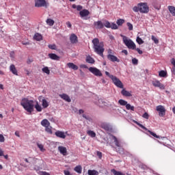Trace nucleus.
<instances>
[{"instance_id":"1","label":"nucleus","mask_w":175,"mask_h":175,"mask_svg":"<svg viewBox=\"0 0 175 175\" xmlns=\"http://www.w3.org/2000/svg\"><path fill=\"white\" fill-rule=\"evenodd\" d=\"M93 49L94 53H96L100 57H103V53H105V44L103 42H99L98 38H94L92 40Z\"/></svg>"},{"instance_id":"2","label":"nucleus","mask_w":175,"mask_h":175,"mask_svg":"<svg viewBox=\"0 0 175 175\" xmlns=\"http://www.w3.org/2000/svg\"><path fill=\"white\" fill-rule=\"evenodd\" d=\"M21 105L23 106V109L31 114L33 111V100H29L28 98H24L21 101Z\"/></svg>"},{"instance_id":"3","label":"nucleus","mask_w":175,"mask_h":175,"mask_svg":"<svg viewBox=\"0 0 175 175\" xmlns=\"http://www.w3.org/2000/svg\"><path fill=\"white\" fill-rule=\"evenodd\" d=\"M120 36L122 38L123 43L130 50H135L136 49V44H135V42L131 39L122 34H121Z\"/></svg>"},{"instance_id":"4","label":"nucleus","mask_w":175,"mask_h":175,"mask_svg":"<svg viewBox=\"0 0 175 175\" xmlns=\"http://www.w3.org/2000/svg\"><path fill=\"white\" fill-rule=\"evenodd\" d=\"M138 8L139 9L140 13H148L150 9L148 5L146 3H138Z\"/></svg>"},{"instance_id":"5","label":"nucleus","mask_w":175,"mask_h":175,"mask_svg":"<svg viewBox=\"0 0 175 175\" xmlns=\"http://www.w3.org/2000/svg\"><path fill=\"white\" fill-rule=\"evenodd\" d=\"M113 84L118 88H124V85L122 84V82H121V80L120 79L117 78V77H114L111 79Z\"/></svg>"},{"instance_id":"6","label":"nucleus","mask_w":175,"mask_h":175,"mask_svg":"<svg viewBox=\"0 0 175 175\" xmlns=\"http://www.w3.org/2000/svg\"><path fill=\"white\" fill-rule=\"evenodd\" d=\"M157 111H159L160 117H163L166 114V109L163 105H159L156 107Z\"/></svg>"},{"instance_id":"7","label":"nucleus","mask_w":175,"mask_h":175,"mask_svg":"<svg viewBox=\"0 0 175 175\" xmlns=\"http://www.w3.org/2000/svg\"><path fill=\"white\" fill-rule=\"evenodd\" d=\"M89 71L91 72L94 76H97L100 77L102 76V72L99 70V69L95 68V67H90Z\"/></svg>"},{"instance_id":"8","label":"nucleus","mask_w":175,"mask_h":175,"mask_svg":"<svg viewBox=\"0 0 175 175\" xmlns=\"http://www.w3.org/2000/svg\"><path fill=\"white\" fill-rule=\"evenodd\" d=\"M36 8H44L46 0H34Z\"/></svg>"},{"instance_id":"9","label":"nucleus","mask_w":175,"mask_h":175,"mask_svg":"<svg viewBox=\"0 0 175 175\" xmlns=\"http://www.w3.org/2000/svg\"><path fill=\"white\" fill-rule=\"evenodd\" d=\"M70 41L72 44H76L79 42V40L77 38V36L75 33H72L70 36Z\"/></svg>"},{"instance_id":"10","label":"nucleus","mask_w":175,"mask_h":175,"mask_svg":"<svg viewBox=\"0 0 175 175\" xmlns=\"http://www.w3.org/2000/svg\"><path fill=\"white\" fill-rule=\"evenodd\" d=\"M152 85H154V87H158L159 88H160V90H165V85L161 83L159 81H153Z\"/></svg>"},{"instance_id":"11","label":"nucleus","mask_w":175,"mask_h":175,"mask_svg":"<svg viewBox=\"0 0 175 175\" xmlns=\"http://www.w3.org/2000/svg\"><path fill=\"white\" fill-rule=\"evenodd\" d=\"M38 99L39 100H42V106L44 109H47V107H49V102H47V100L44 99L42 96H39Z\"/></svg>"},{"instance_id":"12","label":"nucleus","mask_w":175,"mask_h":175,"mask_svg":"<svg viewBox=\"0 0 175 175\" xmlns=\"http://www.w3.org/2000/svg\"><path fill=\"white\" fill-rule=\"evenodd\" d=\"M107 57L111 62H120V59L117 58L116 55H107Z\"/></svg>"},{"instance_id":"13","label":"nucleus","mask_w":175,"mask_h":175,"mask_svg":"<svg viewBox=\"0 0 175 175\" xmlns=\"http://www.w3.org/2000/svg\"><path fill=\"white\" fill-rule=\"evenodd\" d=\"M79 16H81V18H84V17H87V16H90V11L88 10H82L79 12Z\"/></svg>"},{"instance_id":"14","label":"nucleus","mask_w":175,"mask_h":175,"mask_svg":"<svg viewBox=\"0 0 175 175\" xmlns=\"http://www.w3.org/2000/svg\"><path fill=\"white\" fill-rule=\"evenodd\" d=\"M94 25L96 28V29H102L104 27L103 23L100 21H98L94 23Z\"/></svg>"},{"instance_id":"15","label":"nucleus","mask_w":175,"mask_h":175,"mask_svg":"<svg viewBox=\"0 0 175 175\" xmlns=\"http://www.w3.org/2000/svg\"><path fill=\"white\" fill-rule=\"evenodd\" d=\"M10 71L12 72L13 75L15 76H18V72L17 71V69L16 68V66L14 64H11L10 66Z\"/></svg>"},{"instance_id":"16","label":"nucleus","mask_w":175,"mask_h":175,"mask_svg":"<svg viewBox=\"0 0 175 175\" xmlns=\"http://www.w3.org/2000/svg\"><path fill=\"white\" fill-rule=\"evenodd\" d=\"M58 151L59 152H60V154H62V155H67L68 154V150L66 149V148L64 147V146H58Z\"/></svg>"},{"instance_id":"17","label":"nucleus","mask_w":175,"mask_h":175,"mask_svg":"<svg viewBox=\"0 0 175 175\" xmlns=\"http://www.w3.org/2000/svg\"><path fill=\"white\" fill-rule=\"evenodd\" d=\"M55 135L57 136V137H59L60 139H65V137H66V135L64 131H57L55 133Z\"/></svg>"},{"instance_id":"18","label":"nucleus","mask_w":175,"mask_h":175,"mask_svg":"<svg viewBox=\"0 0 175 175\" xmlns=\"http://www.w3.org/2000/svg\"><path fill=\"white\" fill-rule=\"evenodd\" d=\"M48 57L53 59V61H59V56L57 55L55 53H49Z\"/></svg>"},{"instance_id":"19","label":"nucleus","mask_w":175,"mask_h":175,"mask_svg":"<svg viewBox=\"0 0 175 175\" xmlns=\"http://www.w3.org/2000/svg\"><path fill=\"white\" fill-rule=\"evenodd\" d=\"M100 128H102V129H104L105 131H109L111 129L110 125L105 122H103L100 124Z\"/></svg>"},{"instance_id":"20","label":"nucleus","mask_w":175,"mask_h":175,"mask_svg":"<svg viewBox=\"0 0 175 175\" xmlns=\"http://www.w3.org/2000/svg\"><path fill=\"white\" fill-rule=\"evenodd\" d=\"M59 96L62 98V99L66 100V102H72L70 97H69L66 94H59Z\"/></svg>"},{"instance_id":"21","label":"nucleus","mask_w":175,"mask_h":175,"mask_svg":"<svg viewBox=\"0 0 175 175\" xmlns=\"http://www.w3.org/2000/svg\"><path fill=\"white\" fill-rule=\"evenodd\" d=\"M67 66L70 69H72V70H77L79 69V66L73 63H68Z\"/></svg>"},{"instance_id":"22","label":"nucleus","mask_w":175,"mask_h":175,"mask_svg":"<svg viewBox=\"0 0 175 175\" xmlns=\"http://www.w3.org/2000/svg\"><path fill=\"white\" fill-rule=\"evenodd\" d=\"M111 137H112L116 147H121V142L118 140V139H117L116 137L114 135H111Z\"/></svg>"},{"instance_id":"23","label":"nucleus","mask_w":175,"mask_h":175,"mask_svg":"<svg viewBox=\"0 0 175 175\" xmlns=\"http://www.w3.org/2000/svg\"><path fill=\"white\" fill-rule=\"evenodd\" d=\"M41 125L42 126H44V128L50 126V122H49L47 119H44L41 121Z\"/></svg>"},{"instance_id":"24","label":"nucleus","mask_w":175,"mask_h":175,"mask_svg":"<svg viewBox=\"0 0 175 175\" xmlns=\"http://www.w3.org/2000/svg\"><path fill=\"white\" fill-rule=\"evenodd\" d=\"M121 94L123 96H132V94L130 92L125 90V89L122 90Z\"/></svg>"},{"instance_id":"25","label":"nucleus","mask_w":175,"mask_h":175,"mask_svg":"<svg viewBox=\"0 0 175 175\" xmlns=\"http://www.w3.org/2000/svg\"><path fill=\"white\" fill-rule=\"evenodd\" d=\"M86 62H88V64H95V59L91 57V56L88 55L86 57Z\"/></svg>"},{"instance_id":"26","label":"nucleus","mask_w":175,"mask_h":175,"mask_svg":"<svg viewBox=\"0 0 175 175\" xmlns=\"http://www.w3.org/2000/svg\"><path fill=\"white\" fill-rule=\"evenodd\" d=\"M168 10L171 13L172 16H175V7L169 5L168 6Z\"/></svg>"},{"instance_id":"27","label":"nucleus","mask_w":175,"mask_h":175,"mask_svg":"<svg viewBox=\"0 0 175 175\" xmlns=\"http://www.w3.org/2000/svg\"><path fill=\"white\" fill-rule=\"evenodd\" d=\"M88 175H99V172L95 170H88Z\"/></svg>"},{"instance_id":"28","label":"nucleus","mask_w":175,"mask_h":175,"mask_svg":"<svg viewBox=\"0 0 175 175\" xmlns=\"http://www.w3.org/2000/svg\"><path fill=\"white\" fill-rule=\"evenodd\" d=\"M72 8V9H77L78 12H81V10H83V6L80 5H76V4H73Z\"/></svg>"},{"instance_id":"29","label":"nucleus","mask_w":175,"mask_h":175,"mask_svg":"<svg viewBox=\"0 0 175 175\" xmlns=\"http://www.w3.org/2000/svg\"><path fill=\"white\" fill-rule=\"evenodd\" d=\"M74 170L77 173H79V174H81V172L83 170V168L81 167V165H77L75 167Z\"/></svg>"},{"instance_id":"30","label":"nucleus","mask_w":175,"mask_h":175,"mask_svg":"<svg viewBox=\"0 0 175 175\" xmlns=\"http://www.w3.org/2000/svg\"><path fill=\"white\" fill-rule=\"evenodd\" d=\"M33 38H34V39H35L36 40L40 41V40H42V39L43 37L42 36V35H41L40 33H36L34 35Z\"/></svg>"},{"instance_id":"31","label":"nucleus","mask_w":175,"mask_h":175,"mask_svg":"<svg viewBox=\"0 0 175 175\" xmlns=\"http://www.w3.org/2000/svg\"><path fill=\"white\" fill-rule=\"evenodd\" d=\"M46 23L48 25H49L50 27H53V25H54L55 24V21L54 20L51 19V18H48L46 21Z\"/></svg>"},{"instance_id":"32","label":"nucleus","mask_w":175,"mask_h":175,"mask_svg":"<svg viewBox=\"0 0 175 175\" xmlns=\"http://www.w3.org/2000/svg\"><path fill=\"white\" fill-rule=\"evenodd\" d=\"M111 173H113V175H125V174H124V173H122V172H121L120 171H117V170H116L114 169H112L111 170Z\"/></svg>"},{"instance_id":"33","label":"nucleus","mask_w":175,"mask_h":175,"mask_svg":"<svg viewBox=\"0 0 175 175\" xmlns=\"http://www.w3.org/2000/svg\"><path fill=\"white\" fill-rule=\"evenodd\" d=\"M35 109H36V110L37 111H38V112L42 111V110L43 109L42 108V106H40V105H39V103H38V101L36 102V105H35Z\"/></svg>"},{"instance_id":"34","label":"nucleus","mask_w":175,"mask_h":175,"mask_svg":"<svg viewBox=\"0 0 175 175\" xmlns=\"http://www.w3.org/2000/svg\"><path fill=\"white\" fill-rule=\"evenodd\" d=\"M126 110H131V111H135V107L131 105V104H129L128 103L126 105Z\"/></svg>"},{"instance_id":"35","label":"nucleus","mask_w":175,"mask_h":175,"mask_svg":"<svg viewBox=\"0 0 175 175\" xmlns=\"http://www.w3.org/2000/svg\"><path fill=\"white\" fill-rule=\"evenodd\" d=\"M45 132H46V133H49V135H53V130H51V126H48L45 127Z\"/></svg>"},{"instance_id":"36","label":"nucleus","mask_w":175,"mask_h":175,"mask_svg":"<svg viewBox=\"0 0 175 175\" xmlns=\"http://www.w3.org/2000/svg\"><path fill=\"white\" fill-rule=\"evenodd\" d=\"M118 103L120 105V106H126L128 102L125 100L120 99L118 100Z\"/></svg>"},{"instance_id":"37","label":"nucleus","mask_w":175,"mask_h":175,"mask_svg":"<svg viewBox=\"0 0 175 175\" xmlns=\"http://www.w3.org/2000/svg\"><path fill=\"white\" fill-rule=\"evenodd\" d=\"M105 101H103V100L102 98L98 99V103H97L98 106H99L100 107H103V106H105Z\"/></svg>"},{"instance_id":"38","label":"nucleus","mask_w":175,"mask_h":175,"mask_svg":"<svg viewBox=\"0 0 175 175\" xmlns=\"http://www.w3.org/2000/svg\"><path fill=\"white\" fill-rule=\"evenodd\" d=\"M87 133L89 136H90L91 137H95V136H96V134L95 133V132L90 130L87 131Z\"/></svg>"},{"instance_id":"39","label":"nucleus","mask_w":175,"mask_h":175,"mask_svg":"<svg viewBox=\"0 0 175 175\" xmlns=\"http://www.w3.org/2000/svg\"><path fill=\"white\" fill-rule=\"evenodd\" d=\"M42 70L44 73H46V75H50V70L49 69V67H44Z\"/></svg>"},{"instance_id":"40","label":"nucleus","mask_w":175,"mask_h":175,"mask_svg":"<svg viewBox=\"0 0 175 175\" xmlns=\"http://www.w3.org/2000/svg\"><path fill=\"white\" fill-rule=\"evenodd\" d=\"M103 25H104V27H105V28H110L111 23H110V22H109V21H105Z\"/></svg>"},{"instance_id":"41","label":"nucleus","mask_w":175,"mask_h":175,"mask_svg":"<svg viewBox=\"0 0 175 175\" xmlns=\"http://www.w3.org/2000/svg\"><path fill=\"white\" fill-rule=\"evenodd\" d=\"M37 146L38 148L42 151V152L46 151V149H44V146L41 144H37Z\"/></svg>"},{"instance_id":"42","label":"nucleus","mask_w":175,"mask_h":175,"mask_svg":"<svg viewBox=\"0 0 175 175\" xmlns=\"http://www.w3.org/2000/svg\"><path fill=\"white\" fill-rule=\"evenodd\" d=\"M136 42L138 44H143L144 43V41L139 36L137 37Z\"/></svg>"},{"instance_id":"43","label":"nucleus","mask_w":175,"mask_h":175,"mask_svg":"<svg viewBox=\"0 0 175 175\" xmlns=\"http://www.w3.org/2000/svg\"><path fill=\"white\" fill-rule=\"evenodd\" d=\"M167 75V72H165V70H161L159 73V76H160V77H165Z\"/></svg>"},{"instance_id":"44","label":"nucleus","mask_w":175,"mask_h":175,"mask_svg":"<svg viewBox=\"0 0 175 175\" xmlns=\"http://www.w3.org/2000/svg\"><path fill=\"white\" fill-rule=\"evenodd\" d=\"M151 39L153 40L155 44H158V43H159V40H158V38H157L154 36H152Z\"/></svg>"},{"instance_id":"45","label":"nucleus","mask_w":175,"mask_h":175,"mask_svg":"<svg viewBox=\"0 0 175 175\" xmlns=\"http://www.w3.org/2000/svg\"><path fill=\"white\" fill-rule=\"evenodd\" d=\"M48 47L51 50H57V45H55V44H49Z\"/></svg>"},{"instance_id":"46","label":"nucleus","mask_w":175,"mask_h":175,"mask_svg":"<svg viewBox=\"0 0 175 175\" xmlns=\"http://www.w3.org/2000/svg\"><path fill=\"white\" fill-rule=\"evenodd\" d=\"M124 23H125V20L124 19H118L116 21V24H118V25H122Z\"/></svg>"},{"instance_id":"47","label":"nucleus","mask_w":175,"mask_h":175,"mask_svg":"<svg viewBox=\"0 0 175 175\" xmlns=\"http://www.w3.org/2000/svg\"><path fill=\"white\" fill-rule=\"evenodd\" d=\"M110 28H111V29H118V26L117 25V24L112 23H111Z\"/></svg>"},{"instance_id":"48","label":"nucleus","mask_w":175,"mask_h":175,"mask_svg":"<svg viewBox=\"0 0 175 175\" xmlns=\"http://www.w3.org/2000/svg\"><path fill=\"white\" fill-rule=\"evenodd\" d=\"M126 25L129 31H133V25H132V23L128 22Z\"/></svg>"},{"instance_id":"49","label":"nucleus","mask_w":175,"mask_h":175,"mask_svg":"<svg viewBox=\"0 0 175 175\" xmlns=\"http://www.w3.org/2000/svg\"><path fill=\"white\" fill-rule=\"evenodd\" d=\"M148 132L150 133V135H151L154 137H156L157 139H159V135H157V134L155 133H154L151 131H148Z\"/></svg>"},{"instance_id":"50","label":"nucleus","mask_w":175,"mask_h":175,"mask_svg":"<svg viewBox=\"0 0 175 175\" xmlns=\"http://www.w3.org/2000/svg\"><path fill=\"white\" fill-rule=\"evenodd\" d=\"M133 12H135V13H137V12H140V9L139 8V4L137 5V6H134L133 8Z\"/></svg>"},{"instance_id":"51","label":"nucleus","mask_w":175,"mask_h":175,"mask_svg":"<svg viewBox=\"0 0 175 175\" xmlns=\"http://www.w3.org/2000/svg\"><path fill=\"white\" fill-rule=\"evenodd\" d=\"M132 64H133V65H137V64H139V60L136 58H133Z\"/></svg>"},{"instance_id":"52","label":"nucleus","mask_w":175,"mask_h":175,"mask_svg":"<svg viewBox=\"0 0 175 175\" xmlns=\"http://www.w3.org/2000/svg\"><path fill=\"white\" fill-rule=\"evenodd\" d=\"M105 75H106V76H109V77L111 80H112V79H113V77H115L113 75H110V73L107 71H105Z\"/></svg>"},{"instance_id":"53","label":"nucleus","mask_w":175,"mask_h":175,"mask_svg":"<svg viewBox=\"0 0 175 175\" xmlns=\"http://www.w3.org/2000/svg\"><path fill=\"white\" fill-rule=\"evenodd\" d=\"M143 118H145L146 120H148L150 116L148 115V113L147 112H145L143 116H142Z\"/></svg>"},{"instance_id":"54","label":"nucleus","mask_w":175,"mask_h":175,"mask_svg":"<svg viewBox=\"0 0 175 175\" xmlns=\"http://www.w3.org/2000/svg\"><path fill=\"white\" fill-rule=\"evenodd\" d=\"M5 142V137H3V135L0 134V143H4Z\"/></svg>"},{"instance_id":"55","label":"nucleus","mask_w":175,"mask_h":175,"mask_svg":"<svg viewBox=\"0 0 175 175\" xmlns=\"http://www.w3.org/2000/svg\"><path fill=\"white\" fill-rule=\"evenodd\" d=\"M137 125H138L140 128H142V129H144V131H148V129H147L146 128V126H144L143 124H140V123H138Z\"/></svg>"},{"instance_id":"56","label":"nucleus","mask_w":175,"mask_h":175,"mask_svg":"<svg viewBox=\"0 0 175 175\" xmlns=\"http://www.w3.org/2000/svg\"><path fill=\"white\" fill-rule=\"evenodd\" d=\"M96 154H97V157H98V158L100 159H102V153L100 152L97 151Z\"/></svg>"},{"instance_id":"57","label":"nucleus","mask_w":175,"mask_h":175,"mask_svg":"<svg viewBox=\"0 0 175 175\" xmlns=\"http://www.w3.org/2000/svg\"><path fill=\"white\" fill-rule=\"evenodd\" d=\"M135 50H136V51H137L138 54H143V51L140 50V49L135 48Z\"/></svg>"},{"instance_id":"58","label":"nucleus","mask_w":175,"mask_h":175,"mask_svg":"<svg viewBox=\"0 0 175 175\" xmlns=\"http://www.w3.org/2000/svg\"><path fill=\"white\" fill-rule=\"evenodd\" d=\"M171 64H172V65H173L174 68H175V59L174 58H172L171 59Z\"/></svg>"},{"instance_id":"59","label":"nucleus","mask_w":175,"mask_h":175,"mask_svg":"<svg viewBox=\"0 0 175 175\" xmlns=\"http://www.w3.org/2000/svg\"><path fill=\"white\" fill-rule=\"evenodd\" d=\"M66 25L68 28H72V23H70V22L69 21L66 22Z\"/></svg>"},{"instance_id":"60","label":"nucleus","mask_w":175,"mask_h":175,"mask_svg":"<svg viewBox=\"0 0 175 175\" xmlns=\"http://www.w3.org/2000/svg\"><path fill=\"white\" fill-rule=\"evenodd\" d=\"M113 50L109 49L108 50V55H113Z\"/></svg>"},{"instance_id":"61","label":"nucleus","mask_w":175,"mask_h":175,"mask_svg":"<svg viewBox=\"0 0 175 175\" xmlns=\"http://www.w3.org/2000/svg\"><path fill=\"white\" fill-rule=\"evenodd\" d=\"M82 117L85 120H90V117L87 116L85 114L82 115Z\"/></svg>"},{"instance_id":"62","label":"nucleus","mask_w":175,"mask_h":175,"mask_svg":"<svg viewBox=\"0 0 175 175\" xmlns=\"http://www.w3.org/2000/svg\"><path fill=\"white\" fill-rule=\"evenodd\" d=\"M64 174L65 175H70V172H69L68 170H64Z\"/></svg>"},{"instance_id":"63","label":"nucleus","mask_w":175,"mask_h":175,"mask_svg":"<svg viewBox=\"0 0 175 175\" xmlns=\"http://www.w3.org/2000/svg\"><path fill=\"white\" fill-rule=\"evenodd\" d=\"M42 175H50V173L46 172H42Z\"/></svg>"},{"instance_id":"64","label":"nucleus","mask_w":175,"mask_h":175,"mask_svg":"<svg viewBox=\"0 0 175 175\" xmlns=\"http://www.w3.org/2000/svg\"><path fill=\"white\" fill-rule=\"evenodd\" d=\"M171 72H172V75H175V68L174 67H173L172 68Z\"/></svg>"}]
</instances>
